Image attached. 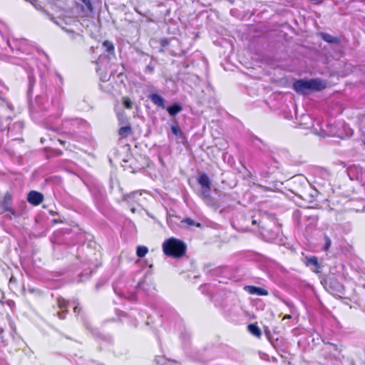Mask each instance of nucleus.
<instances>
[{
  "instance_id": "1",
  "label": "nucleus",
  "mask_w": 365,
  "mask_h": 365,
  "mask_svg": "<svg viewBox=\"0 0 365 365\" xmlns=\"http://www.w3.org/2000/svg\"><path fill=\"white\" fill-rule=\"evenodd\" d=\"M33 113L49 110L51 115L59 117L63 111V106L58 98L49 102L46 95H39L36 98L35 106L31 107Z\"/></svg>"
},
{
  "instance_id": "2",
  "label": "nucleus",
  "mask_w": 365,
  "mask_h": 365,
  "mask_svg": "<svg viewBox=\"0 0 365 365\" xmlns=\"http://www.w3.org/2000/svg\"><path fill=\"white\" fill-rule=\"evenodd\" d=\"M292 87L297 93L306 95L310 91H320L324 89L326 83L319 78L299 79L294 82Z\"/></svg>"
},
{
  "instance_id": "3",
  "label": "nucleus",
  "mask_w": 365,
  "mask_h": 365,
  "mask_svg": "<svg viewBox=\"0 0 365 365\" xmlns=\"http://www.w3.org/2000/svg\"><path fill=\"white\" fill-rule=\"evenodd\" d=\"M186 245L184 242L171 237L165 240L163 244V252L169 257L180 258L186 252Z\"/></svg>"
},
{
  "instance_id": "4",
  "label": "nucleus",
  "mask_w": 365,
  "mask_h": 365,
  "mask_svg": "<svg viewBox=\"0 0 365 365\" xmlns=\"http://www.w3.org/2000/svg\"><path fill=\"white\" fill-rule=\"evenodd\" d=\"M57 303L58 308L62 309L61 312H57L58 317L60 319H65L67 313V308L68 307L74 306L73 312L75 314H78L81 309L77 300L67 301L63 298L59 297L57 299Z\"/></svg>"
},
{
  "instance_id": "5",
  "label": "nucleus",
  "mask_w": 365,
  "mask_h": 365,
  "mask_svg": "<svg viewBox=\"0 0 365 365\" xmlns=\"http://www.w3.org/2000/svg\"><path fill=\"white\" fill-rule=\"evenodd\" d=\"M197 182L201 187V191L199 196L202 199L210 195L211 182L208 175L205 173L200 175L197 178Z\"/></svg>"
},
{
  "instance_id": "6",
  "label": "nucleus",
  "mask_w": 365,
  "mask_h": 365,
  "mask_svg": "<svg viewBox=\"0 0 365 365\" xmlns=\"http://www.w3.org/2000/svg\"><path fill=\"white\" fill-rule=\"evenodd\" d=\"M9 119V117L6 118V124L0 125V130H4L5 129H8L10 136L12 137L14 140H17L19 138L14 137V133H21L24 128V123L22 121H17L11 127L8 123Z\"/></svg>"
},
{
  "instance_id": "7",
  "label": "nucleus",
  "mask_w": 365,
  "mask_h": 365,
  "mask_svg": "<svg viewBox=\"0 0 365 365\" xmlns=\"http://www.w3.org/2000/svg\"><path fill=\"white\" fill-rule=\"evenodd\" d=\"M143 192H145V191L144 190H139L131 192L130 193L124 194L123 195V200L126 202L129 205L135 204L139 205L140 197L142 195Z\"/></svg>"
},
{
  "instance_id": "8",
  "label": "nucleus",
  "mask_w": 365,
  "mask_h": 365,
  "mask_svg": "<svg viewBox=\"0 0 365 365\" xmlns=\"http://www.w3.org/2000/svg\"><path fill=\"white\" fill-rule=\"evenodd\" d=\"M12 196L9 192L5 193L3 200L1 203V207L3 212H9L14 216H16V212L12 208Z\"/></svg>"
},
{
  "instance_id": "9",
  "label": "nucleus",
  "mask_w": 365,
  "mask_h": 365,
  "mask_svg": "<svg viewBox=\"0 0 365 365\" xmlns=\"http://www.w3.org/2000/svg\"><path fill=\"white\" fill-rule=\"evenodd\" d=\"M57 25H58L63 30H64L68 35L69 36V38L76 42H83V36L80 33L76 31V29L74 28H67L66 26H63L59 22H57Z\"/></svg>"
},
{
  "instance_id": "10",
  "label": "nucleus",
  "mask_w": 365,
  "mask_h": 365,
  "mask_svg": "<svg viewBox=\"0 0 365 365\" xmlns=\"http://www.w3.org/2000/svg\"><path fill=\"white\" fill-rule=\"evenodd\" d=\"M28 202L35 206L40 205L43 200V195L38 191L31 190L27 195Z\"/></svg>"
},
{
  "instance_id": "11",
  "label": "nucleus",
  "mask_w": 365,
  "mask_h": 365,
  "mask_svg": "<svg viewBox=\"0 0 365 365\" xmlns=\"http://www.w3.org/2000/svg\"><path fill=\"white\" fill-rule=\"evenodd\" d=\"M57 22H59L63 26H66L67 28L78 29L79 26V21L74 17H66L63 19H59L58 21H55L56 24Z\"/></svg>"
},
{
  "instance_id": "12",
  "label": "nucleus",
  "mask_w": 365,
  "mask_h": 365,
  "mask_svg": "<svg viewBox=\"0 0 365 365\" xmlns=\"http://www.w3.org/2000/svg\"><path fill=\"white\" fill-rule=\"evenodd\" d=\"M245 290L247 291L250 294H255L257 296H267L268 295V292L264 288L248 285L245 287Z\"/></svg>"
},
{
  "instance_id": "13",
  "label": "nucleus",
  "mask_w": 365,
  "mask_h": 365,
  "mask_svg": "<svg viewBox=\"0 0 365 365\" xmlns=\"http://www.w3.org/2000/svg\"><path fill=\"white\" fill-rule=\"evenodd\" d=\"M148 98L152 101V103L160 107L163 109L165 108V100L163 97L160 96L158 93H152L148 96Z\"/></svg>"
},
{
  "instance_id": "14",
  "label": "nucleus",
  "mask_w": 365,
  "mask_h": 365,
  "mask_svg": "<svg viewBox=\"0 0 365 365\" xmlns=\"http://www.w3.org/2000/svg\"><path fill=\"white\" fill-rule=\"evenodd\" d=\"M165 109L170 116L174 117L182 110V106L179 103H175L170 106H165Z\"/></svg>"
},
{
  "instance_id": "15",
  "label": "nucleus",
  "mask_w": 365,
  "mask_h": 365,
  "mask_svg": "<svg viewBox=\"0 0 365 365\" xmlns=\"http://www.w3.org/2000/svg\"><path fill=\"white\" fill-rule=\"evenodd\" d=\"M202 200L208 207H210L215 210H217L220 206L219 202L211 195L202 198Z\"/></svg>"
},
{
  "instance_id": "16",
  "label": "nucleus",
  "mask_w": 365,
  "mask_h": 365,
  "mask_svg": "<svg viewBox=\"0 0 365 365\" xmlns=\"http://www.w3.org/2000/svg\"><path fill=\"white\" fill-rule=\"evenodd\" d=\"M307 265L313 266L314 272H315L317 273L320 272L319 269L321 268V266H320L319 263L318 262V259L316 257H312L307 258Z\"/></svg>"
},
{
  "instance_id": "17",
  "label": "nucleus",
  "mask_w": 365,
  "mask_h": 365,
  "mask_svg": "<svg viewBox=\"0 0 365 365\" xmlns=\"http://www.w3.org/2000/svg\"><path fill=\"white\" fill-rule=\"evenodd\" d=\"M321 36L322 39L327 43L338 44L340 42L339 38L333 36L329 34L322 33Z\"/></svg>"
},
{
  "instance_id": "18",
  "label": "nucleus",
  "mask_w": 365,
  "mask_h": 365,
  "mask_svg": "<svg viewBox=\"0 0 365 365\" xmlns=\"http://www.w3.org/2000/svg\"><path fill=\"white\" fill-rule=\"evenodd\" d=\"M318 196V191L314 189H312L310 192L304 193V196L303 199L307 200L309 202H313L317 197Z\"/></svg>"
},
{
  "instance_id": "19",
  "label": "nucleus",
  "mask_w": 365,
  "mask_h": 365,
  "mask_svg": "<svg viewBox=\"0 0 365 365\" xmlns=\"http://www.w3.org/2000/svg\"><path fill=\"white\" fill-rule=\"evenodd\" d=\"M249 331L257 337H260L262 335V331L260 328L255 324H250L247 327Z\"/></svg>"
},
{
  "instance_id": "20",
  "label": "nucleus",
  "mask_w": 365,
  "mask_h": 365,
  "mask_svg": "<svg viewBox=\"0 0 365 365\" xmlns=\"http://www.w3.org/2000/svg\"><path fill=\"white\" fill-rule=\"evenodd\" d=\"M132 130L129 125L122 126L118 130V135L121 138H127L131 134Z\"/></svg>"
},
{
  "instance_id": "21",
  "label": "nucleus",
  "mask_w": 365,
  "mask_h": 365,
  "mask_svg": "<svg viewBox=\"0 0 365 365\" xmlns=\"http://www.w3.org/2000/svg\"><path fill=\"white\" fill-rule=\"evenodd\" d=\"M103 46L109 54H114L115 48L113 43L111 41L108 40L104 41L103 42Z\"/></svg>"
},
{
  "instance_id": "22",
  "label": "nucleus",
  "mask_w": 365,
  "mask_h": 365,
  "mask_svg": "<svg viewBox=\"0 0 365 365\" xmlns=\"http://www.w3.org/2000/svg\"><path fill=\"white\" fill-rule=\"evenodd\" d=\"M148 249L145 246H138L136 250V255L138 257H143L148 253Z\"/></svg>"
},
{
  "instance_id": "23",
  "label": "nucleus",
  "mask_w": 365,
  "mask_h": 365,
  "mask_svg": "<svg viewBox=\"0 0 365 365\" xmlns=\"http://www.w3.org/2000/svg\"><path fill=\"white\" fill-rule=\"evenodd\" d=\"M171 130L173 133L179 138L183 139L185 138L184 133L178 125H172Z\"/></svg>"
},
{
  "instance_id": "24",
  "label": "nucleus",
  "mask_w": 365,
  "mask_h": 365,
  "mask_svg": "<svg viewBox=\"0 0 365 365\" xmlns=\"http://www.w3.org/2000/svg\"><path fill=\"white\" fill-rule=\"evenodd\" d=\"M181 222L186 223L189 226L200 227V225H201L200 223L196 222L193 220H192L191 218H188V217L183 219L181 221Z\"/></svg>"
},
{
  "instance_id": "25",
  "label": "nucleus",
  "mask_w": 365,
  "mask_h": 365,
  "mask_svg": "<svg viewBox=\"0 0 365 365\" xmlns=\"http://www.w3.org/2000/svg\"><path fill=\"white\" fill-rule=\"evenodd\" d=\"M123 104L125 106V108L128 109H132L133 108V102L128 97H123Z\"/></svg>"
},
{
  "instance_id": "26",
  "label": "nucleus",
  "mask_w": 365,
  "mask_h": 365,
  "mask_svg": "<svg viewBox=\"0 0 365 365\" xmlns=\"http://www.w3.org/2000/svg\"><path fill=\"white\" fill-rule=\"evenodd\" d=\"M324 250L325 251H327L331 245V240L327 235H324Z\"/></svg>"
},
{
  "instance_id": "27",
  "label": "nucleus",
  "mask_w": 365,
  "mask_h": 365,
  "mask_svg": "<svg viewBox=\"0 0 365 365\" xmlns=\"http://www.w3.org/2000/svg\"><path fill=\"white\" fill-rule=\"evenodd\" d=\"M155 71V65L152 63H150L148 65L146 66L145 72L152 74Z\"/></svg>"
},
{
  "instance_id": "28",
  "label": "nucleus",
  "mask_w": 365,
  "mask_h": 365,
  "mask_svg": "<svg viewBox=\"0 0 365 365\" xmlns=\"http://www.w3.org/2000/svg\"><path fill=\"white\" fill-rule=\"evenodd\" d=\"M118 120L120 121V124H123V123H125L126 122V118L124 115L123 113H118Z\"/></svg>"
},
{
  "instance_id": "29",
  "label": "nucleus",
  "mask_w": 365,
  "mask_h": 365,
  "mask_svg": "<svg viewBox=\"0 0 365 365\" xmlns=\"http://www.w3.org/2000/svg\"><path fill=\"white\" fill-rule=\"evenodd\" d=\"M82 1L86 4L88 9L92 10V4L90 0H82Z\"/></svg>"
},
{
  "instance_id": "30",
  "label": "nucleus",
  "mask_w": 365,
  "mask_h": 365,
  "mask_svg": "<svg viewBox=\"0 0 365 365\" xmlns=\"http://www.w3.org/2000/svg\"><path fill=\"white\" fill-rule=\"evenodd\" d=\"M252 141L253 142V143H255V145H256V142H259L260 143L264 144L263 141L260 138H259L257 137H253L252 138Z\"/></svg>"
},
{
  "instance_id": "31",
  "label": "nucleus",
  "mask_w": 365,
  "mask_h": 365,
  "mask_svg": "<svg viewBox=\"0 0 365 365\" xmlns=\"http://www.w3.org/2000/svg\"><path fill=\"white\" fill-rule=\"evenodd\" d=\"M329 346H331L332 347V351H339V347H338L337 344H333V343L330 342Z\"/></svg>"
},
{
  "instance_id": "32",
  "label": "nucleus",
  "mask_w": 365,
  "mask_h": 365,
  "mask_svg": "<svg viewBox=\"0 0 365 365\" xmlns=\"http://www.w3.org/2000/svg\"><path fill=\"white\" fill-rule=\"evenodd\" d=\"M163 358H159V359H155V361L157 364H159V365H163Z\"/></svg>"
},
{
  "instance_id": "33",
  "label": "nucleus",
  "mask_w": 365,
  "mask_h": 365,
  "mask_svg": "<svg viewBox=\"0 0 365 365\" xmlns=\"http://www.w3.org/2000/svg\"><path fill=\"white\" fill-rule=\"evenodd\" d=\"M131 207H130V211L133 212V213H135L137 210L136 207L134 206V205H130Z\"/></svg>"
},
{
  "instance_id": "34",
  "label": "nucleus",
  "mask_w": 365,
  "mask_h": 365,
  "mask_svg": "<svg viewBox=\"0 0 365 365\" xmlns=\"http://www.w3.org/2000/svg\"><path fill=\"white\" fill-rule=\"evenodd\" d=\"M29 86L31 87L33 86V79L31 76H29Z\"/></svg>"
},
{
  "instance_id": "35",
  "label": "nucleus",
  "mask_w": 365,
  "mask_h": 365,
  "mask_svg": "<svg viewBox=\"0 0 365 365\" xmlns=\"http://www.w3.org/2000/svg\"><path fill=\"white\" fill-rule=\"evenodd\" d=\"M6 108L9 110H12L13 109V107L11 105H10L9 103H6Z\"/></svg>"
},
{
  "instance_id": "36",
  "label": "nucleus",
  "mask_w": 365,
  "mask_h": 365,
  "mask_svg": "<svg viewBox=\"0 0 365 365\" xmlns=\"http://www.w3.org/2000/svg\"><path fill=\"white\" fill-rule=\"evenodd\" d=\"M322 341L325 345H329L330 342L325 340V339H322Z\"/></svg>"
},
{
  "instance_id": "37",
  "label": "nucleus",
  "mask_w": 365,
  "mask_h": 365,
  "mask_svg": "<svg viewBox=\"0 0 365 365\" xmlns=\"http://www.w3.org/2000/svg\"><path fill=\"white\" fill-rule=\"evenodd\" d=\"M291 318V315L289 314H287V315H285L283 318V319H290Z\"/></svg>"
},
{
  "instance_id": "38",
  "label": "nucleus",
  "mask_w": 365,
  "mask_h": 365,
  "mask_svg": "<svg viewBox=\"0 0 365 365\" xmlns=\"http://www.w3.org/2000/svg\"><path fill=\"white\" fill-rule=\"evenodd\" d=\"M59 142H60V143H61V145H65V143H66V141L62 140H59Z\"/></svg>"
},
{
  "instance_id": "39",
  "label": "nucleus",
  "mask_w": 365,
  "mask_h": 365,
  "mask_svg": "<svg viewBox=\"0 0 365 365\" xmlns=\"http://www.w3.org/2000/svg\"><path fill=\"white\" fill-rule=\"evenodd\" d=\"M166 43H167L166 40H163V41H162V45H163V46H165Z\"/></svg>"
},
{
  "instance_id": "40",
  "label": "nucleus",
  "mask_w": 365,
  "mask_h": 365,
  "mask_svg": "<svg viewBox=\"0 0 365 365\" xmlns=\"http://www.w3.org/2000/svg\"><path fill=\"white\" fill-rule=\"evenodd\" d=\"M4 329L3 328L0 327V335L3 333Z\"/></svg>"
},
{
  "instance_id": "41",
  "label": "nucleus",
  "mask_w": 365,
  "mask_h": 365,
  "mask_svg": "<svg viewBox=\"0 0 365 365\" xmlns=\"http://www.w3.org/2000/svg\"><path fill=\"white\" fill-rule=\"evenodd\" d=\"M252 223L253 225H255V224H257V221H256L255 220H252Z\"/></svg>"
}]
</instances>
